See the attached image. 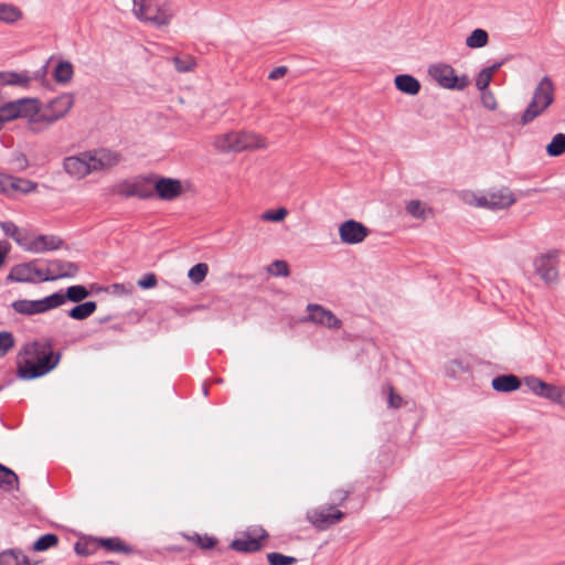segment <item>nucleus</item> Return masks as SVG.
<instances>
[{"instance_id":"473e14b6","label":"nucleus","mask_w":565,"mask_h":565,"mask_svg":"<svg viewBox=\"0 0 565 565\" xmlns=\"http://www.w3.org/2000/svg\"><path fill=\"white\" fill-rule=\"evenodd\" d=\"M11 307L15 312L24 316L41 313L39 300L19 299L13 301Z\"/></svg>"},{"instance_id":"6ab92c4d","label":"nucleus","mask_w":565,"mask_h":565,"mask_svg":"<svg viewBox=\"0 0 565 565\" xmlns=\"http://www.w3.org/2000/svg\"><path fill=\"white\" fill-rule=\"evenodd\" d=\"M233 152H241L248 149L265 148L266 142L259 135L249 131L236 132Z\"/></svg>"},{"instance_id":"79ce46f5","label":"nucleus","mask_w":565,"mask_h":565,"mask_svg":"<svg viewBox=\"0 0 565 565\" xmlns=\"http://www.w3.org/2000/svg\"><path fill=\"white\" fill-rule=\"evenodd\" d=\"M230 137H236V132H226L215 138L214 147L221 152H233L235 139Z\"/></svg>"},{"instance_id":"774afa93","label":"nucleus","mask_w":565,"mask_h":565,"mask_svg":"<svg viewBox=\"0 0 565 565\" xmlns=\"http://www.w3.org/2000/svg\"><path fill=\"white\" fill-rule=\"evenodd\" d=\"M202 391H203V394L206 396L207 395V387H206V385L202 386Z\"/></svg>"},{"instance_id":"c9c22d12","label":"nucleus","mask_w":565,"mask_h":565,"mask_svg":"<svg viewBox=\"0 0 565 565\" xmlns=\"http://www.w3.org/2000/svg\"><path fill=\"white\" fill-rule=\"evenodd\" d=\"M547 108H542V105L535 102V99H531L530 104L523 111L521 116V124L523 126L529 125L532 122L535 118L543 115L546 111Z\"/></svg>"},{"instance_id":"4468645a","label":"nucleus","mask_w":565,"mask_h":565,"mask_svg":"<svg viewBox=\"0 0 565 565\" xmlns=\"http://www.w3.org/2000/svg\"><path fill=\"white\" fill-rule=\"evenodd\" d=\"M557 256L558 250L552 249L534 260L535 271L545 282H553L558 277Z\"/></svg>"},{"instance_id":"37998d69","label":"nucleus","mask_w":565,"mask_h":565,"mask_svg":"<svg viewBox=\"0 0 565 565\" xmlns=\"http://www.w3.org/2000/svg\"><path fill=\"white\" fill-rule=\"evenodd\" d=\"M406 212L415 218L425 220L426 213L431 212V209L423 206L419 200H412L406 204Z\"/></svg>"},{"instance_id":"bf43d9fd","label":"nucleus","mask_w":565,"mask_h":565,"mask_svg":"<svg viewBox=\"0 0 565 565\" xmlns=\"http://www.w3.org/2000/svg\"><path fill=\"white\" fill-rule=\"evenodd\" d=\"M388 404L394 408H399L402 406V397L394 393L393 387H390Z\"/></svg>"},{"instance_id":"0e129e2a","label":"nucleus","mask_w":565,"mask_h":565,"mask_svg":"<svg viewBox=\"0 0 565 565\" xmlns=\"http://www.w3.org/2000/svg\"><path fill=\"white\" fill-rule=\"evenodd\" d=\"M502 116L504 117V119H505L507 121H514V120H515V115H514V116H512V117H510L509 115H503V114H502Z\"/></svg>"},{"instance_id":"f704fd0d","label":"nucleus","mask_w":565,"mask_h":565,"mask_svg":"<svg viewBox=\"0 0 565 565\" xmlns=\"http://www.w3.org/2000/svg\"><path fill=\"white\" fill-rule=\"evenodd\" d=\"M545 151L550 157H559L565 153V134L558 132L546 145Z\"/></svg>"},{"instance_id":"72a5a7b5","label":"nucleus","mask_w":565,"mask_h":565,"mask_svg":"<svg viewBox=\"0 0 565 565\" xmlns=\"http://www.w3.org/2000/svg\"><path fill=\"white\" fill-rule=\"evenodd\" d=\"M0 227L6 236L12 238L19 246L25 249L28 241L22 236L21 230L11 221L0 222Z\"/></svg>"},{"instance_id":"6e6d98bb","label":"nucleus","mask_w":565,"mask_h":565,"mask_svg":"<svg viewBox=\"0 0 565 565\" xmlns=\"http://www.w3.org/2000/svg\"><path fill=\"white\" fill-rule=\"evenodd\" d=\"M273 267L275 268V276H288L289 275V266L285 260H275L273 263Z\"/></svg>"},{"instance_id":"5fc2aeb1","label":"nucleus","mask_w":565,"mask_h":565,"mask_svg":"<svg viewBox=\"0 0 565 565\" xmlns=\"http://www.w3.org/2000/svg\"><path fill=\"white\" fill-rule=\"evenodd\" d=\"M31 271H32V276L34 277V282L35 281H41V282L49 281L45 278L46 276H50L49 269L47 268L46 269L39 268L36 266L35 260H32Z\"/></svg>"},{"instance_id":"f3484780","label":"nucleus","mask_w":565,"mask_h":565,"mask_svg":"<svg viewBox=\"0 0 565 565\" xmlns=\"http://www.w3.org/2000/svg\"><path fill=\"white\" fill-rule=\"evenodd\" d=\"M64 241L57 235H38L28 241L25 250L34 254L56 250L63 247Z\"/></svg>"},{"instance_id":"4d7b16f0","label":"nucleus","mask_w":565,"mask_h":565,"mask_svg":"<svg viewBox=\"0 0 565 565\" xmlns=\"http://www.w3.org/2000/svg\"><path fill=\"white\" fill-rule=\"evenodd\" d=\"M11 250V245L7 241H0V269L6 264L7 257Z\"/></svg>"},{"instance_id":"e433bc0d","label":"nucleus","mask_w":565,"mask_h":565,"mask_svg":"<svg viewBox=\"0 0 565 565\" xmlns=\"http://www.w3.org/2000/svg\"><path fill=\"white\" fill-rule=\"evenodd\" d=\"M489 35L483 29H475L466 39V45L470 49H480L488 44Z\"/></svg>"},{"instance_id":"0eeeda50","label":"nucleus","mask_w":565,"mask_h":565,"mask_svg":"<svg viewBox=\"0 0 565 565\" xmlns=\"http://www.w3.org/2000/svg\"><path fill=\"white\" fill-rule=\"evenodd\" d=\"M269 537L267 531L263 527L257 530H247L241 533L239 537L230 543V548L238 553H256L263 548V541Z\"/></svg>"},{"instance_id":"338daca9","label":"nucleus","mask_w":565,"mask_h":565,"mask_svg":"<svg viewBox=\"0 0 565 565\" xmlns=\"http://www.w3.org/2000/svg\"><path fill=\"white\" fill-rule=\"evenodd\" d=\"M102 565H115V563L113 561H107L102 563Z\"/></svg>"},{"instance_id":"4c0bfd02","label":"nucleus","mask_w":565,"mask_h":565,"mask_svg":"<svg viewBox=\"0 0 565 565\" xmlns=\"http://www.w3.org/2000/svg\"><path fill=\"white\" fill-rule=\"evenodd\" d=\"M39 300V303H40V311L41 313H44L51 309H55L63 303V298H62V289L42 298V299H38Z\"/></svg>"},{"instance_id":"e2e57ef3","label":"nucleus","mask_w":565,"mask_h":565,"mask_svg":"<svg viewBox=\"0 0 565 565\" xmlns=\"http://www.w3.org/2000/svg\"><path fill=\"white\" fill-rule=\"evenodd\" d=\"M111 288H113L115 294H122L125 291V289H126L125 285H122V284H113Z\"/></svg>"},{"instance_id":"c756f323","label":"nucleus","mask_w":565,"mask_h":565,"mask_svg":"<svg viewBox=\"0 0 565 565\" xmlns=\"http://www.w3.org/2000/svg\"><path fill=\"white\" fill-rule=\"evenodd\" d=\"M19 477L7 466L0 463V489L6 491L18 490Z\"/></svg>"},{"instance_id":"49530a36","label":"nucleus","mask_w":565,"mask_h":565,"mask_svg":"<svg viewBox=\"0 0 565 565\" xmlns=\"http://www.w3.org/2000/svg\"><path fill=\"white\" fill-rule=\"evenodd\" d=\"M266 557L269 565H294L298 562L294 556L284 555L277 552L268 553Z\"/></svg>"},{"instance_id":"a18cd8bd","label":"nucleus","mask_w":565,"mask_h":565,"mask_svg":"<svg viewBox=\"0 0 565 565\" xmlns=\"http://www.w3.org/2000/svg\"><path fill=\"white\" fill-rule=\"evenodd\" d=\"M175 70L180 73L190 72L195 66V61L192 56H174L172 58Z\"/></svg>"},{"instance_id":"bb28decb","label":"nucleus","mask_w":565,"mask_h":565,"mask_svg":"<svg viewBox=\"0 0 565 565\" xmlns=\"http://www.w3.org/2000/svg\"><path fill=\"white\" fill-rule=\"evenodd\" d=\"M74 76V67L70 61L61 60L53 72V77L58 84H68Z\"/></svg>"},{"instance_id":"423d86ee","label":"nucleus","mask_w":565,"mask_h":565,"mask_svg":"<svg viewBox=\"0 0 565 565\" xmlns=\"http://www.w3.org/2000/svg\"><path fill=\"white\" fill-rule=\"evenodd\" d=\"M345 514L338 510L334 504L321 505L308 510L306 513V519L308 522H310L319 531H326L330 529L332 525L341 522Z\"/></svg>"},{"instance_id":"5701e85b","label":"nucleus","mask_w":565,"mask_h":565,"mask_svg":"<svg viewBox=\"0 0 565 565\" xmlns=\"http://www.w3.org/2000/svg\"><path fill=\"white\" fill-rule=\"evenodd\" d=\"M394 84L399 92L414 96L420 92V82L409 74H399L395 76Z\"/></svg>"},{"instance_id":"2f4dec72","label":"nucleus","mask_w":565,"mask_h":565,"mask_svg":"<svg viewBox=\"0 0 565 565\" xmlns=\"http://www.w3.org/2000/svg\"><path fill=\"white\" fill-rule=\"evenodd\" d=\"M88 296L89 291L83 285H73L67 287L65 291L62 290L63 303H65L67 300L74 303H78Z\"/></svg>"},{"instance_id":"09e8293b","label":"nucleus","mask_w":565,"mask_h":565,"mask_svg":"<svg viewBox=\"0 0 565 565\" xmlns=\"http://www.w3.org/2000/svg\"><path fill=\"white\" fill-rule=\"evenodd\" d=\"M287 215V210L285 207H279L276 210H268L265 213H263L262 218L264 221H270V222H280L282 221Z\"/></svg>"},{"instance_id":"58836bf2","label":"nucleus","mask_w":565,"mask_h":565,"mask_svg":"<svg viewBox=\"0 0 565 565\" xmlns=\"http://www.w3.org/2000/svg\"><path fill=\"white\" fill-rule=\"evenodd\" d=\"M96 539L97 537L89 536L85 540L77 541L74 545L75 553L81 556H88L94 554L98 548Z\"/></svg>"},{"instance_id":"8fccbe9b","label":"nucleus","mask_w":565,"mask_h":565,"mask_svg":"<svg viewBox=\"0 0 565 565\" xmlns=\"http://www.w3.org/2000/svg\"><path fill=\"white\" fill-rule=\"evenodd\" d=\"M354 491V486H350L348 489H337L332 493V500L334 505L343 504L351 493Z\"/></svg>"},{"instance_id":"393cba45","label":"nucleus","mask_w":565,"mask_h":565,"mask_svg":"<svg viewBox=\"0 0 565 565\" xmlns=\"http://www.w3.org/2000/svg\"><path fill=\"white\" fill-rule=\"evenodd\" d=\"M20 550L10 548L0 553V565H36Z\"/></svg>"},{"instance_id":"ea45409f","label":"nucleus","mask_w":565,"mask_h":565,"mask_svg":"<svg viewBox=\"0 0 565 565\" xmlns=\"http://www.w3.org/2000/svg\"><path fill=\"white\" fill-rule=\"evenodd\" d=\"M58 543V536L54 533H46L41 535L34 543L32 544V551L34 552H44Z\"/></svg>"},{"instance_id":"2eb2a0df","label":"nucleus","mask_w":565,"mask_h":565,"mask_svg":"<svg viewBox=\"0 0 565 565\" xmlns=\"http://www.w3.org/2000/svg\"><path fill=\"white\" fill-rule=\"evenodd\" d=\"M307 310L309 311L307 317L308 321L334 330H338L342 327V321L331 310L326 309L320 305L309 303L307 306Z\"/></svg>"},{"instance_id":"dca6fc26","label":"nucleus","mask_w":565,"mask_h":565,"mask_svg":"<svg viewBox=\"0 0 565 565\" xmlns=\"http://www.w3.org/2000/svg\"><path fill=\"white\" fill-rule=\"evenodd\" d=\"M47 269L50 276L45 278L54 281L62 278H74L79 271V266L74 262L50 259L47 260Z\"/></svg>"},{"instance_id":"b1692460","label":"nucleus","mask_w":565,"mask_h":565,"mask_svg":"<svg viewBox=\"0 0 565 565\" xmlns=\"http://www.w3.org/2000/svg\"><path fill=\"white\" fill-rule=\"evenodd\" d=\"M32 262L22 263L14 265L6 280L8 282L17 281V282H34V277L31 271Z\"/></svg>"},{"instance_id":"f03ea898","label":"nucleus","mask_w":565,"mask_h":565,"mask_svg":"<svg viewBox=\"0 0 565 565\" xmlns=\"http://www.w3.org/2000/svg\"><path fill=\"white\" fill-rule=\"evenodd\" d=\"M138 20L158 28L168 25L175 14L174 6L167 0H132Z\"/></svg>"},{"instance_id":"13d9d810","label":"nucleus","mask_w":565,"mask_h":565,"mask_svg":"<svg viewBox=\"0 0 565 565\" xmlns=\"http://www.w3.org/2000/svg\"><path fill=\"white\" fill-rule=\"evenodd\" d=\"M287 72H288L287 66L275 67L273 71H270L268 78L273 79V81L279 79V78L284 77L287 74Z\"/></svg>"},{"instance_id":"680f3d73","label":"nucleus","mask_w":565,"mask_h":565,"mask_svg":"<svg viewBox=\"0 0 565 565\" xmlns=\"http://www.w3.org/2000/svg\"><path fill=\"white\" fill-rule=\"evenodd\" d=\"M508 61H509V57H504L501 61L495 62L491 66L484 67L483 70L486 71L487 74H489L492 77L493 73L495 71H498L502 65H504Z\"/></svg>"},{"instance_id":"a211bd4d","label":"nucleus","mask_w":565,"mask_h":565,"mask_svg":"<svg viewBox=\"0 0 565 565\" xmlns=\"http://www.w3.org/2000/svg\"><path fill=\"white\" fill-rule=\"evenodd\" d=\"M554 84L548 76H544L536 85L532 99L542 105V108H548L554 103Z\"/></svg>"},{"instance_id":"9b49d317","label":"nucleus","mask_w":565,"mask_h":565,"mask_svg":"<svg viewBox=\"0 0 565 565\" xmlns=\"http://www.w3.org/2000/svg\"><path fill=\"white\" fill-rule=\"evenodd\" d=\"M151 181V174L139 177L134 182L124 181L118 185L117 193L124 198H138L140 200L152 199L153 190Z\"/></svg>"},{"instance_id":"69168bd1","label":"nucleus","mask_w":565,"mask_h":565,"mask_svg":"<svg viewBox=\"0 0 565 565\" xmlns=\"http://www.w3.org/2000/svg\"><path fill=\"white\" fill-rule=\"evenodd\" d=\"M109 320H110V316H107V317L100 319L99 321H100V323H104V322H107Z\"/></svg>"},{"instance_id":"aec40b11","label":"nucleus","mask_w":565,"mask_h":565,"mask_svg":"<svg viewBox=\"0 0 565 565\" xmlns=\"http://www.w3.org/2000/svg\"><path fill=\"white\" fill-rule=\"evenodd\" d=\"M524 384L526 387L536 396L546 398L551 402L554 399V395L556 392L557 386L546 383L543 380L530 375L524 377Z\"/></svg>"},{"instance_id":"a878e982","label":"nucleus","mask_w":565,"mask_h":565,"mask_svg":"<svg viewBox=\"0 0 565 565\" xmlns=\"http://www.w3.org/2000/svg\"><path fill=\"white\" fill-rule=\"evenodd\" d=\"M31 77L28 72H0V87L6 85L26 87L30 84Z\"/></svg>"},{"instance_id":"7c9ffc66","label":"nucleus","mask_w":565,"mask_h":565,"mask_svg":"<svg viewBox=\"0 0 565 565\" xmlns=\"http://www.w3.org/2000/svg\"><path fill=\"white\" fill-rule=\"evenodd\" d=\"M94 156V166H100V170L114 167L119 163L120 154L110 150L103 149Z\"/></svg>"},{"instance_id":"f8f14e48","label":"nucleus","mask_w":565,"mask_h":565,"mask_svg":"<svg viewBox=\"0 0 565 565\" xmlns=\"http://www.w3.org/2000/svg\"><path fill=\"white\" fill-rule=\"evenodd\" d=\"M38 186L35 181L4 173L0 193L8 198H15L17 194L25 195L35 192Z\"/></svg>"},{"instance_id":"39448f33","label":"nucleus","mask_w":565,"mask_h":565,"mask_svg":"<svg viewBox=\"0 0 565 565\" xmlns=\"http://www.w3.org/2000/svg\"><path fill=\"white\" fill-rule=\"evenodd\" d=\"M75 95L73 93H62L52 98L45 105L43 111L38 114L35 118L36 125L44 122L46 126L53 125L64 118L73 108Z\"/></svg>"},{"instance_id":"c85d7f7f","label":"nucleus","mask_w":565,"mask_h":565,"mask_svg":"<svg viewBox=\"0 0 565 565\" xmlns=\"http://www.w3.org/2000/svg\"><path fill=\"white\" fill-rule=\"evenodd\" d=\"M97 309L96 301L78 302L67 311V316L74 320H84L90 317Z\"/></svg>"},{"instance_id":"412c9836","label":"nucleus","mask_w":565,"mask_h":565,"mask_svg":"<svg viewBox=\"0 0 565 565\" xmlns=\"http://www.w3.org/2000/svg\"><path fill=\"white\" fill-rule=\"evenodd\" d=\"M96 542L98 547H102L107 552L122 553L126 555H130L135 552L134 547L127 544L119 536L97 537Z\"/></svg>"},{"instance_id":"864d4df0","label":"nucleus","mask_w":565,"mask_h":565,"mask_svg":"<svg viewBox=\"0 0 565 565\" xmlns=\"http://www.w3.org/2000/svg\"><path fill=\"white\" fill-rule=\"evenodd\" d=\"M481 102H482V105L488 109L493 110L497 107L495 97L490 89H486L484 92H481Z\"/></svg>"},{"instance_id":"ddd939ff","label":"nucleus","mask_w":565,"mask_h":565,"mask_svg":"<svg viewBox=\"0 0 565 565\" xmlns=\"http://www.w3.org/2000/svg\"><path fill=\"white\" fill-rule=\"evenodd\" d=\"M370 234V230L353 218L342 222L339 226V236L342 243L355 245L362 243Z\"/></svg>"},{"instance_id":"6e6552de","label":"nucleus","mask_w":565,"mask_h":565,"mask_svg":"<svg viewBox=\"0 0 565 565\" xmlns=\"http://www.w3.org/2000/svg\"><path fill=\"white\" fill-rule=\"evenodd\" d=\"M94 156L90 152H81L77 156L66 157L63 160L65 172L75 179H83L93 171H100V166H94Z\"/></svg>"},{"instance_id":"1a4fd4ad","label":"nucleus","mask_w":565,"mask_h":565,"mask_svg":"<svg viewBox=\"0 0 565 565\" xmlns=\"http://www.w3.org/2000/svg\"><path fill=\"white\" fill-rule=\"evenodd\" d=\"M473 200L478 207H484L493 211L507 209L515 202L513 193L508 188L475 195Z\"/></svg>"},{"instance_id":"a19ab883","label":"nucleus","mask_w":565,"mask_h":565,"mask_svg":"<svg viewBox=\"0 0 565 565\" xmlns=\"http://www.w3.org/2000/svg\"><path fill=\"white\" fill-rule=\"evenodd\" d=\"M184 537L196 544L201 550H211L215 547L217 544V539L214 536H209L206 534L201 535L199 533H194L192 535H184Z\"/></svg>"},{"instance_id":"cd10ccee","label":"nucleus","mask_w":565,"mask_h":565,"mask_svg":"<svg viewBox=\"0 0 565 565\" xmlns=\"http://www.w3.org/2000/svg\"><path fill=\"white\" fill-rule=\"evenodd\" d=\"M23 18L22 10L12 4L0 2V21L7 24H13Z\"/></svg>"},{"instance_id":"3c124183","label":"nucleus","mask_w":565,"mask_h":565,"mask_svg":"<svg viewBox=\"0 0 565 565\" xmlns=\"http://www.w3.org/2000/svg\"><path fill=\"white\" fill-rule=\"evenodd\" d=\"M137 284L142 289H150L157 286L158 279L153 273H147L138 280Z\"/></svg>"},{"instance_id":"de8ad7c7","label":"nucleus","mask_w":565,"mask_h":565,"mask_svg":"<svg viewBox=\"0 0 565 565\" xmlns=\"http://www.w3.org/2000/svg\"><path fill=\"white\" fill-rule=\"evenodd\" d=\"M13 345V334L9 331H0V356H4Z\"/></svg>"},{"instance_id":"052dcab7","label":"nucleus","mask_w":565,"mask_h":565,"mask_svg":"<svg viewBox=\"0 0 565 565\" xmlns=\"http://www.w3.org/2000/svg\"><path fill=\"white\" fill-rule=\"evenodd\" d=\"M553 403L565 406V387L557 386Z\"/></svg>"},{"instance_id":"20e7f679","label":"nucleus","mask_w":565,"mask_h":565,"mask_svg":"<svg viewBox=\"0 0 565 565\" xmlns=\"http://www.w3.org/2000/svg\"><path fill=\"white\" fill-rule=\"evenodd\" d=\"M428 75L441 87L450 90H463L470 85L467 74L456 75L455 68L447 63H435L428 66Z\"/></svg>"},{"instance_id":"f257e3e1","label":"nucleus","mask_w":565,"mask_h":565,"mask_svg":"<svg viewBox=\"0 0 565 565\" xmlns=\"http://www.w3.org/2000/svg\"><path fill=\"white\" fill-rule=\"evenodd\" d=\"M20 354L26 356L18 367V377L21 380H34L46 375L57 366L62 356L61 352L53 350L50 339L25 343Z\"/></svg>"},{"instance_id":"9d476101","label":"nucleus","mask_w":565,"mask_h":565,"mask_svg":"<svg viewBox=\"0 0 565 565\" xmlns=\"http://www.w3.org/2000/svg\"><path fill=\"white\" fill-rule=\"evenodd\" d=\"M151 177L153 196L156 195L162 201H173L182 194L183 186L179 179L158 177L156 174H151Z\"/></svg>"},{"instance_id":"4be33fe9","label":"nucleus","mask_w":565,"mask_h":565,"mask_svg":"<svg viewBox=\"0 0 565 565\" xmlns=\"http://www.w3.org/2000/svg\"><path fill=\"white\" fill-rule=\"evenodd\" d=\"M522 382L514 374H502L495 376L492 382V388L500 393H510L520 388Z\"/></svg>"},{"instance_id":"7ed1b4c3","label":"nucleus","mask_w":565,"mask_h":565,"mask_svg":"<svg viewBox=\"0 0 565 565\" xmlns=\"http://www.w3.org/2000/svg\"><path fill=\"white\" fill-rule=\"evenodd\" d=\"M40 110L41 103L38 98L23 97L4 103L0 106V125L18 118H25L30 124V129L33 132H39L41 129L36 127L35 118Z\"/></svg>"},{"instance_id":"603ef678","label":"nucleus","mask_w":565,"mask_h":565,"mask_svg":"<svg viewBox=\"0 0 565 565\" xmlns=\"http://www.w3.org/2000/svg\"><path fill=\"white\" fill-rule=\"evenodd\" d=\"M491 76L486 73V71L482 68L477 78H476V86L480 92H484L486 89H489V84L491 82Z\"/></svg>"},{"instance_id":"c03bdc74","label":"nucleus","mask_w":565,"mask_h":565,"mask_svg":"<svg viewBox=\"0 0 565 565\" xmlns=\"http://www.w3.org/2000/svg\"><path fill=\"white\" fill-rule=\"evenodd\" d=\"M209 271V266L205 263H198L192 266L188 273L189 279L194 284H200L204 280Z\"/></svg>"}]
</instances>
